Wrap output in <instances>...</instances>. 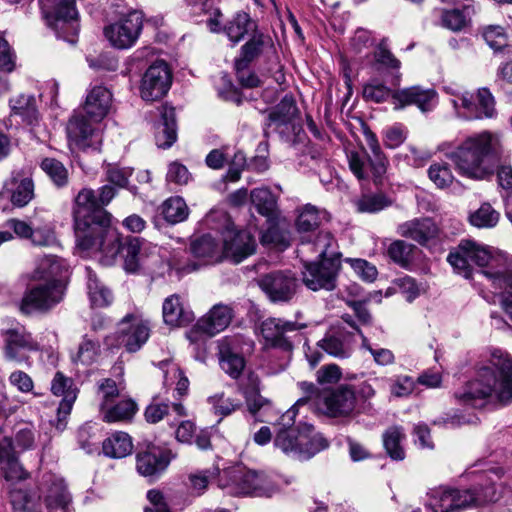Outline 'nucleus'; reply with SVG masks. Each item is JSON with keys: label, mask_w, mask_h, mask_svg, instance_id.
<instances>
[{"label": "nucleus", "mask_w": 512, "mask_h": 512, "mask_svg": "<svg viewBox=\"0 0 512 512\" xmlns=\"http://www.w3.org/2000/svg\"><path fill=\"white\" fill-rule=\"evenodd\" d=\"M447 260L465 278L472 277L471 263L482 268L479 273L486 276L501 294L500 303L505 319L492 314L493 325L499 329L505 326L512 328V265L507 258L476 241L462 240L455 251L449 253Z\"/></svg>", "instance_id": "nucleus-1"}, {"label": "nucleus", "mask_w": 512, "mask_h": 512, "mask_svg": "<svg viewBox=\"0 0 512 512\" xmlns=\"http://www.w3.org/2000/svg\"><path fill=\"white\" fill-rule=\"evenodd\" d=\"M74 220L76 249L87 256L100 252L102 263L111 265L120 251V239L92 189L84 188L76 196Z\"/></svg>", "instance_id": "nucleus-2"}, {"label": "nucleus", "mask_w": 512, "mask_h": 512, "mask_svg": "<svg viewBox=\"0 0 512 512\" xmlns=\"http://www.w3.org/2000/svg\"><path fill=\"white\" fill-rule=\"evenodd\" d=\"M459 404L482 408L487 404L506 406L512 402V357L505 351L493 349L480 361L475 373L454 393Z\"/></svg>", "instance_id": "nucleus-3"}, {"label": "nucleus", "mask_w": 512, "mask_h": 512, "mask_svg": "<svg viewBox=\"0 0 512 512\" xmlns=\"http://www.w3.org/2000/svg\"><path fill=\"white\" fill-rule=\"evenodd\" d=\"M439 150L454 163L459 174L484 180L494 174L496 162L503 154V145L498 133L482 131L468 136L455 148L444 142Z\"/></svg>", "instance_id": "nucleus-4"}, {"label": "nucleus", "mask_w": 512, "mask_h": 512, "mask_svg": "<svg viewBox=\"0 0 512 512\" xmlns=\"http://www.w3.org/2000/svg\"><path fill=\"white\" fill-rule=\"evenodd\" d=\"M44 495L45 512H71V497L64 481L54 475H48L41 484ZM11 502L15 509L24 512H43L39 496L23 490L11 493Z\"/></svg>", "instance_id": "nucleus-5"}, {"label": "nucleus", "mask_w": 512, "mask_h": 512, "mask_svg": "<svg viewBox=\"0 0 512 512\" xmlns=\"http://www.w3.org/2000/svg\"><path fill=\"white\" fill-rule=\"evenodd\" d=\"M300 388L305 396L297 400L296 406L308 404L331 417L348 416L355 409L356 393L348 385L320 391L313 383L301 382Z\"/></svg>", "instance_id": "nucleus-6"}, {"label": "nucleus", "mask_w": 512, "mask_h": 512, "mask_svg": "<svg viewBox=\"0 0 512 512\" xmlns=\"http://www.w3.org/2000/svg\"><path fill=\"white\" fill-rule=\"evenodd\" d=\"M218 487L231 495L259 497H271L278 491V484L269 475L242 466L224 469L219 475Z\"/></svg>", "instance_id": "nucleus-7"}, {"label": "nucleus", "mask_w": 512, "mask_h": 512, "mask_svg": "<svg viewBox=\"0 0 512 512\" xmlns=\"http://www.w3.org/2000/svg\"><path fill=\"white\" fill-rule=\"evenodd\" d=\"M446 93L451 96L456 115L465 120L492 118L496 114L495 101L487 88H481L476 96L458 87H445Z\"/></svg>", "instance_id": "nucleus-8"}, {"label": "nucleus", "mask_w": 512, "mask_h": 512, "mask_svg": "<svg viewBox=\"0 0 512 512\" xmlns=\"http://www.w3.org/2000/svg\"><path fill=\"white\" fill-rule=\"evenodd\" d=\"M39 2L48 26L56 32L57 37L75 43L80 27L75 0H39Z\"/></svg>", "instance_id": "nucleus-9"}, {"label": "nucleus", "mask_w": 512, "mask_h": 512, "mask_svg": "<svg viewBox=\"0 0 512 512\" xmlns=\"http://www.w3.org/2000/svg\"><path fill=\"white\" fill-rule=\"evenodd\" d=\"M307 324L284 318L270 317L260 324V333L267 346L291 351L302 340V331Z\"/></svg>", "instance_id": "nucleus-10"}, {"label": "nucleus", "mask_w": 512, "mask_h": 512, "mask_svg": "<svg viewBox=\"0 0 512 512\" xmlns=\"http://www.w3.org/2000/svg\"><path fill=\"white\" fill-rule=\"evenodd\" d=\"M367 145L370 153L359 151L348 155L349 167L359 180L372 178L375 184H379L386 173L387 160L374 136L367 138Z\"/></svg>", "instance_id": "nucleus-11"}, {"label": "nucleus", "mask_w": 512, "mask_h": 512, "mask_svg": "<svg viewBox=\"0 0 512 512\" xmlns=\"http://www.w3.org/2000/svg\"><path fill=\"white\" fill-rule=\"evenodd\" d=\"M65 292V283L43 282L33 285L24 292L20 310L25 314L46 313L63 301Z\"/></svg>", "instance_id": "nucleus-12"}, {"label": "nucleus", "mask_w": 512, "mask_h": 512, "mask_svg": "<svg viewBox=\"0 0 512 512\" xmlns=\"http://www.w3.org/2000/svg\"><path fill=\"white\" fill-rule=\"evenodd\" d=\"M235 316L233 306L218 303L201 317L186 336L192 344H201L204 342V335L207 337L215 336L224 331Z\"/></svg>", "instance_id": "nucleus-13"}, {"label": "nucleus", "mask_w": 512, "mask_h": 512, "mask_svg": "<svg viewBox=\"0 0 512 512\" xmlns=\"http://www.w3.org/2000/svg\"><path fill=\"white\" fill-rule=\"evenodd\" d=\"M340 269L338 259H326L319 262H304L302 271L303 284L312 291H332L337 285Z\"/></svg>", "instance_id": "nucleus-14"}, {"label": "nucleus", "mask_w": 512, "mask_h": 512, "mask_svg": "<svg viewBox=\"0 0 512 512\" xmlns=\"http://www.w3.org/2000/svg\"><path fill=\"white\" fill-rule=\"evenodd\" d=\"M142 25L141 13L132 11L118 22L106 27L104 34L112 46L118 49H127L137 41Z\"/></svg>", "instance_id": "nucleus-15"}, {"label": "nucleus", "mask_w": 512, "mask_h": 512, "mask_svg": "<svg viewBox=\"0 0 512 512\" xmlns=\"http://www.w3.org/2000/svg\"><path fill=\"white\" fill-rule=\"evenodd\" d=\"M299 407L300 406H296L295 403L281 415L280 421L278 422L281 428L277 432L274 445L286 455L300 460L301 445H303L307 437L300 435V428L298 430L292 428Z\"/></svg>", "instance_id": "nucleus-16"}, {"label": "nucleus", "mask_w": 512, "mask_h": 512, "mask_svg": "<svg viewBox=\"0 0 512 512\" xmlns=\"http://www.w3.org/2000/svg\"><path fill=\"white\" fill-rule=\"evenodd\" d=\"M172 84V73L164 61L153 63L144 73L140 94L145 101H156L167 94Z\"/></svg>", "instance_id": "nucleus-17"}, {"label": "nucleus", "mask_w": 512, "mask_h": 512, "mask_svg": "<svg viewBox=\"0 0 512 512\" xmlns=\"http://www.w3.org/2000/svg\"><path fill=\"white\" fill-rule=\"evenodd\" d=\"M149 335L148 322L138 315L128 314L118 324L116 342L128 352H136L146 343Z\"/></svg>", "instance_id": "nucleus-18"}, {"label": "nucleus", "mask_w": 512, "mask_h": 512, "mask_svg": "<svg viewBox=\"0 0 512 512\" xmlns=\"http://www.w3.org/2000/svg\"><path fill=\"white\" fill-rule=\"evenodd\" d=\"M259 286L272 302H289L296 294L298 282L291 271H275L262 276Z\"/></svg>", "instance_id": "nucleus-19"}, {"label": "nucleus", "mask_w": 512, "mask_h": 512, "mask_svg": "<svg viewBox=\"0 0 512 512\" xmlns=\"http://www.w3.org/2000/svg\"><path fill=\"white\" fill-rule=\"evenodd\" d=\"M207 26L211 32H223L233 46L241 42L245 36H251L259 30L257 22L244 11L234 13L224 25H221L217 18H209Z\"/></svg>", "instance_id": "nucleus-20"}, {"label": "nucleus", "mask_w": 512, "mask_h": 512, "mask_svg": "<svg viewBox=\"0 0 512 512\" xmlns=\"http://www.w3.org/2000/svg\"><path fill=\"white\" fill-rule=\"evenodd\" d=\"M51 392L55 396H62L57 409V418L55 428L62 432L67 425V418L71 413L73 404L77 398V388L71 378L65 376L62 372L55 373L51 381Z\"/></svg>", "instance_id": "nucleus-21"}, {"label": "nucleus", "mask_w": 512, "mask_h": 512, "mask_svg": "<svg viewBox=\"0 0 512 512\" xmlns=\"http://www.w3.org/2000/svg\"><path fill=\"white\" fill-rule=\"evenodd\" d=\"M392 104L395 110L415 105L420 111L429 112L437 104V93L434 89L418 85L397 89L393 91Z\"/></svg>", "instance_id": "nucleus-22"}, {"label": "nucleus", "mask_w": 512, "mask_h": 512, "mask_svg": "<svg viewBox=\"0 0 512 512\" xmlns=\"http://www.w3.org/2000/svg\"><path fill=\"white\" fill-rule=\"evenodd\" d=\"M86 116L84 112L76 111L69 119L66 132L70 146L85 149L95 147L101 142L99 134L92 126L95 122L90 118L88 120Z\"/></svg>", "instance_id": "nucleus-23"}, {"label": "nucleus", "mask_w": 512, "mask_h": 512, "mask_svg": "<svg viewBox=\"0 0 512 512\" xmlns=\"http://www.w3.org/2000/svg\"><path fill=\"white\" fill-rule=\"evenodd\" d=\"M472 499L469 490L440 487L431 492L429 506L433 512H460L471 507Z\"/></svg>", "instance_id": "nucleus-24"}, {"label": "nucleus", "mask_w": 512, "mask_h": 512, "mask_svg": "<svg viewBox=\"0 0 512 512\" xmlns=\"http://www.w3.org/2000/svg\"><path fill=\"white\" fill-rule=\"evenodd\" d=\"M222 257L240 263L255 252L256 242L248 231L227 229L221 243Z\"/></svg>", "instance_id": "nucleus-25"}, {"label": "nucleus", "mask_w": 512, "mask_h": 512, "mask_svg": "<svg viewBox=\"0 0 512 512\" xmlns=\"http://www.w3.org/2000/svg\"><path fill=\"white\" fill-rule=\"evenodd\" d=\"M5 340V357L17 363L28 360V353L38 351L40 346L32 337L31 333L25 330L11 329L4 334Z\"/></svg>", "instance_id": "nucleus-26"}, {"label": "nucleus", "mask_w": 512, "mask_h": 512, "mask_svg": "<svg viewBox=\"0 0 512 512\" xmlns=\"http://www.w3.org/2000/svg\"><path fill=\"white\" fill-rule=\"evenodd\" d=\"M3 190L9 195L11 203L19 208L26 206L34 198V183L24 171H13Z\"/></svg>", "instance_id": "nucleus-27"}, {"label": "nucleus", "mask_w": 512, "mask_h": 512, "mask_svg": "<svg viewBox=\"0 0 512 512\" xmlns=\"http://www.w3.org/2000/svg\"><path fill=\"white\" fill-rule=\"evenodd\" d=\"M318 346L332 357L349 358L353 353L354 335L344 329H338L325 335Z\"/></svg>", "instance_id": "nucleus-28"}, {"label": "nucleus", "mask_w": 512, "mask_h": 512, "mask_svg": "<svg viewBox=\"0 0 512 512\" xmlns=\"http://www.w3.org/2000/svg\"><path fill=\"white\" fill-rule=\"evenodd\" d=\"M111 92L104 86H94L87 94L83 112L94 122H100L109 112Z\"/></svg>", "instance_id": "nucleus-29"}, {"label": "nucleus", "mask_w": 512, "mask_h": 512, "mask_svg": "<svg viewBox=\"0 0 512 512\" xmlns=\"http://www.w3.org/2000/svg\"><path fill=\"white\" fill-rule=\"evenodd\" d=\"M68 272L66 262L53 255L41 258L32 274L33 280L65 283Z\"/></svg>", "instance_id": "nucleus-30"}, {"label": "nucleus", "mask_w": 512, "mask_h": 512, "mask_svg": "<svg viewBox=\"0 0 512 512\" xmlns=\"http://www.w3.org/2000/svg\"><path fill=\"white\" fill-rule=\"evenodd\" d=\"M336 242L330 232L320 231L311 241L310 236L301 238L300 252L311 251L317 254L320 261L338 259L340 254L336 251Z\"/></svg>", "instance_id": "nucleus-31"}, {"label": "nucleus", "mask_w": 512, "mask_h": 512, "mask_svg": "<svg viewBox=\"0 0 512 512\" xmlns=\"http://www.w3.org/2000/svg\"><path fill=\"white\" fill-rule=\"evenodd\" d=\"M272 46V39L261 30L253 33L250 38L241 46L239 55L235 58L238 65L249 66L258 59L267 48Z\"/></svg>", "instance_id": "nucleus-32"}, {"label": "nucleus", "mask_w": 512, "mask_h": 512, "mask_svg": "<svg viewBox=\"0 0 512 512\" xmlns=\"http://www.w3.org/2000/svg\"><path fill=\"white\" fill-rule=\"evenodd\" d=\"M438 228L430 218L413 219L402 223L398 233L402 237L411 238L419 244H425L437 235Z\"/></svg>", "instance_id": "nucleus-33"}, {"label": "nucleus", "mask_w": 512, "mask_h": 512, "mask_svg": "<svg viewBox=\"0 0 512 512\" xmlns=\"http://www.w3.org/2000/svg\"><path fill=\"white\" fill-rule=\"evenodd\" d=\"M169 463V453L157 448H152L137 455V470L144 476H154L163 472Z\"/></svg>", "instance_id": "nucleus-34"}, {"label": "nucleus", "mask_w": 512, "mask_h": 512, "mask_svg": "<svg viewBox=\"0 0 512 512\" xmlns=\"http://www.w3.org/2000/svg\"><path fill=\"white\" fill-rule=\"evenodd\" d=\"M161 120L157 125L156 144L160 148H169L177 140L175 109L163 105L160 111Z\"/></svg>", "instance_id": "nucleus-35"}, {"label": "nucleus", "mask_w": 512, "mask_h": 512, "mask_svg": "<svg viewBox=\"0 0 512 512\" xmlns=\"http://www.w3.org/2000/svg\"><path fill=\"white\" fill-rule=\"evenodd\" d=\"M218 349L219 363L222 370L231 378H238L245 367L243 356L234 351L231 341L227 338L219 341Z\"/></svg>", "instance_id": "nucleus-36"}, {"label": "nucleus", "mask_w": 512, "mask_h": 512, "mask_svg": "<svg viewBox=\"0 0 512 512\" xmlns=\"http://www.w3.org/2000/svg\"><path fill=\"white\" fill-rule=\"evenodd\" d=\"M163 319L167 325L182 326L194 319L193 312L184 307L176 294L167 297L162 307Z\"/></svg>", "instance_id": "nucleus-37"}, {"label": "nucleus", "mask_w": 512, "mask_h": 512, "mask_svg": "<svg viewBox=\"0 0 512 512\" xmlns=\"http://www.w3.org/2000/svg\"><path fill=\"white\" fill-rule=\"evenodd\" d=\"M11 117H20L29 126L35 127L39 123V112L36 108L34 96L20 94L9 101Z\"/></svg>", "instance_id": "nucleus-38"}, {"label": "nucleus", "mask_w": 512, "mask_h": 512, "mask_svg": "<svg viewBox=\"0 0 512 512\" xmlns=\"http://www.w3.org/2000/svg\"><path fill=\"white\" fill-rule=\"evenodd\" d=\"M87 291L93 307L104 308L112 303L111 291L98 279L97 275L86 268Z\"/></svg>", "instance_id": "nucleus-39"}, {"label": "nucleus", "mask_w": 512, "mask_h": 512, "mask_svg": "<svg viewBox=\"0 0 512 512\" xmlns=\"http://www.w3.org/2000/svg\"><path fill=\"white\" fill-rule=\"evenodd\" d=\"M191 251L195 257L216 262L222 259V248L219 241L212 235L206 234L194 240L191 244Z\"/></svg>", "instance_id": "nucleus-40"}, {"label": "nucleus", "mask_w": 512, "mask_h": 512, "mask_svg": "<svg viewBox=\"0 0 512 512\" xmlns=\"http://www.w3.org/2000/svg\"><path fill=\"white\" fill-rule=\"evenodd\" d=\"M131 437L125 432H115L103 442V452L111 458H123L132 452Z\"/></svg>", "instance_id": "nucleus-41"}, {"label": "nucleus", "mask_w": 512, "mask_h": 512, "mask_svg": "<svg viewBox=\"0 0 512 512\" xmlns=\"http://www.w3.org/2000/svg\"><path fill=\"white\" fill-rule=\"evenodd\" d=\"M300 435L307 437L301 445L300 460L309 459L328 447L327 440L321 434L315 433L312 425L303 424L300 427Z\"/></svg>", "instance_id": "nucleus-42"}, {"label": "nucleus", "mask_w": 512, "mask_h": 512, "mask_svg": "<svg viewBox=\"0 0 512 512\" xmlns=\"http://www.w3.org/2000/svg\"><path fill=\"white\" fill-rule=\"evenodd\" d=\"M298 108L292 96L286 95L268 114L269 125L283 126L296 117Z\"/></svg>", "instance_id": "nucleus-43"}, {"label": "nucleus", "mask_w": 512, "mask_h": 512, "mask_svg": "<svg viewBox=\"0 0 512 512\" xmlns=\"http://www.w3.org/2000/svg\"><path fill=\"white\" fill-rule=\"evenodd\" d=\"M143 241L140 238H129L122 247L124 252V268L128 272H136L143 263Z\"/></svg>", "instance_id": "nucleus-44"}, {"label": "nucleus", "mask_w": 512, "mask_h": 512, "mask_svg": "<svg viewBox=\"0 0 512 512\" xmlns=\"http://www.w3.org/2000/svg\"><path fill=\"white\" fill-rule=\"evenodd\" d=\"M405 438L404 431L401 427H390L383 435V444L387 454L396 461L405 458V451L401 445Z\"/></svg>", "instance_id": "nucleus-45"}, {"label": "nucleus", "mask_w": 512, "mask_h": 512, "mask_svg": "<svg viewBox=\"0 0 512 512\" xmlns=\"http://www.w3.org/2000/svg\"><path fill=\"white\" fill-rule=\"evenodd\" d=\"M375 64L374 67L376 70H380L381 68H385L387 70H396L397 74L394 76V80L392 82L393 85L397 86L400 82L401 74L399 73V69L401 67V62L395 58V56L386 48V41L383 39L378 45L375 53H374Z\"/></svg>", "instance_id": "nucleus-46"}, {"label": "nucleus", "mask_w": 512, "mask_h": 512, "mask_svg": "<svg viewBox=\"0 0 512 512\" xmlns=\"http://www.w3.org/2000/svg\"><path fill=\"white\" fill-rule=\"evenodd\" d=\"M500 219V213L490 203H483L469 215V222L477 228H494Z\"/></svg>", "instance_id": "nucleus-47"}, {"label": "nucleus", "mask_w": 512, "mask_h": 512, "mask_svg": "<svg viewBox=\"0 0 512 512\" xmlns=\"http://www.w3.org/2000/svg\"><path fill=\"white\" fill-rule=\"evenodd\" d=\"M100 343L96 339H92L88 335H84L79 344L76 354L72 357L75 363L82 365H90L94 363L100 355Z\"/></svg>", "instance_id": "nucleus-48"}, {"label": "nucleus", "mask_w": 512, "mask_h": 512, "mask_svg": "<svg viewBox=\"0 0 512 512\" xmlns=\"http://www.w3.org/2000/svg\"><path fill=\"white\" fill-rule=\"evenodd\" d=\"M136 409L137 405L133 400H122L102 412L103 420L108 423L129 420L135 414Z\"/></svg>", "instance_id": "nucleus-49"}, {"label": "nucleus", "mask_w": 512, "mask_h": 512, "mask_svg": "<svg viewBox=\"0 0 512 512\" xmlns=\"http://www.w3.org/2000/svg\"><path fill=\"white\" fill-rule=\"evenodd\" d=\"M162 215L167 222L176 224L187 218L188 207L181 197H171L162 204Z\"/></svg>", "instance_id": "nucleus-50"}, {"label": "nucleus", "mask_w": 512, "mask_h": 512, "mask_svg": "<svg viewBox=\"0 0 512 512\" xmlns=\"http://www.w3.org/2000/svg\"><path fill=\"white\" fill-rule=\"evenodd\" d=\"M171 411L177 416H186V410L181 403H151L145 410V418L150 423H157Z\"/></svg>", "instance_id": "nucleus-51"}, {"label": "nucleus", "mask_w": 512, "mask_h": 512, "mask_svg": "<svg viewBox=\"0 0 512 512\" xmlns=\"http://www.w3.org/2000/svg\"><path fill=\"white\" fill-rule=\"evenodd\" d=\"M251 201L257 211L264 216H270L276 209V197L266 187L252 190Z\"/></svg>", "instance_id": "nucleus-52"}, {"label": "nucleus", "mask_w": 512, "mask_h": 512, "mask_svg": "<svg viewBox=\"0 0 512 512\" xmlns=\"http://www.w3.org/2000/svg\"><path fill=\"white\" fill-rule=\"evenodd\" d=\"M414 248L412 244L403 240H396L389 245L387 254L395 263L402 267H407L412 261Z\"/></svg>", "instance_id": "nucleus-53"}, {"label": "nucleus", "mask_w": 512, "mask_h": 512, "mask_svg": "<svg viewBox=\"0 0 512 512\" xmlns=\"http://www.w3.org/2000/svg\"><path fill=\"white\" fill-rule=\"evenodd\" d=\"M320 223V211L313 205L307 204L305 205L296 221V226L299 232H311L313 231Z\"/></svg>", "instance_id": "nucleus-54"}, {"label": "nucleus", "mask_w": 512, "mask_h": 512, "mask_svg": "<svg viewBox=\"0 0 512 512\" xmlns=\"http://www.w3.org/2000/svg\"><path fill=\"white\" fill-rule=\"evenodd\" d=\"M393 91L378 80H371L363 87V98L366 101L380 103L392 99Z\"/></svg>", "instance_id": "nucleus-55"}, {"label": "nucleus", "mask_w": 512, "mask_h": 512, "mask_svg": "<svg viewBox=\"0 0 512 512\" xmlns=\"http://www.w3.org/2000/svg\"><path fill=\"white\" fill-rule=\"evenodd\" d=\"M467 10L468 8L445 10L441 17L442 25L455 32L463 30L469 23Z\"/></svg>", "instance_id": "nucleus-56"}, {"label": "nucleus", "mask_w": 512, "mask_h": 512, "mask_svg": "<svg viewBox=\"0 0 512 512\" xmlns=\"http://www.w3.org/2000/svg\"><path fill=\"white\" fill-rule=\"evenodd\" d=\"M41 168L57 186L61 187L67 184L68 171L60 161L45 158L41 163Z\"/></svg>", "instance_id": "nucleus-57"}, {"label": "nucleus", "mask_w": 512, "mask_h": 512, "mask_svg": "<svg viewBox=\"0 0 512 512\" xmlns=\"http://www.w3.org/2000/svg\"><path fill=\"white\" fill-rule=\"evenodd\" d=\"M221 472L218 468H213L211 470H203L198 471L196 473L190 474L189 481L191 488L198 495L202 494L204 490L207 488L208 484L213 480H216L218 483L219 475Z\"/></svg>", "instance_id": "nucleus-58"}, {"label": "nucleus", "mask_w": 512, "mask_h": 512, "mask_svg": "<svg viewBox=\"0 0 512 512\" xmlns=\"http://www.w3.org/2000/svg\"><path fill=\"white\" fill-rule=\"evenodd\" d=\"M362 338V347L370 352L374 362L379 366L392 365L395 362L394 353L386 348L373 347L366 336L363 335L362 331H359Z\"/></svg>", "instance_id": "nucleus-59"}, {"label": "nucleus", "mask_w": 512, "mask_h": 512, "mask_svg": "<svg viewBox=\"0 0 512 512\" xmlns=\"http://www.w3.org/2000/svg\"><path fill=\"white\" fill-rule=\"evenodd\" d=\"M483 37L489 47L496 52L502 51L507 47L508 36L501 26H488L483 32Z\"/></svg>", "instance_id": "nucleus-60"}, {"label": "nucleus", "mask_w": 512, "mask_h": 512, "mask_svg": "<svg viewBox=\"0 0 512 512\" xmlns=\"http://www.w3.org/2000/svg\"><path fill=\"white\" fill-rule=\"evenodd\" d=\"M208 401L212 405L214 413L223 417L230 415L241 407L239 400L225 397L224 394L211 396Z\"/></svg>", "instance_id": "nucleus-61"}, {"label": "nucleus", "mask_w": 512, "mask_h": 512, "mask_svg": "<svg viewBox=\"0 0 512 512\" xmlns=\"http://www.w3.org/2000/svg\"><path fill=\"white\" fill-rule=\"evenodd\" d=\"M430 180L439 188L448 187L454 180L450 167L446 163H436L428 170Z\"/></svg>", "instance_id": "nucleus-62"}, {"label": "nucleus", "mask_w": 512, "mask_h": 512, "mask_svg": "<svg viewBox=\"0 0 512 512\" xmlns=\"http://www.w3.org/2000/svg\"><path fill=\"white\" fill-rule=\"evenodd\" d=\"M390 205L389 200L382 194L364 195L357 202V209L360 212L375 213Z\"/></svg>", "instance_id": "nucleus-63"}, {"label": "nucleus", "mask_w": 512, "mask_h": 512, "mask_svg": "<svg viewBox=\"0 0 512 512\" xmlns=\"http://www.w3.org/2000/svg\"><path fill=\"white\" fill-rule=\"evenodd\" d=\"M345 262L349 263L354 272L366 282H373L378 271L374 265L364 259L346 258Z\"/></svg>", "instance_id": "nucleus-64"}]
</instances>
